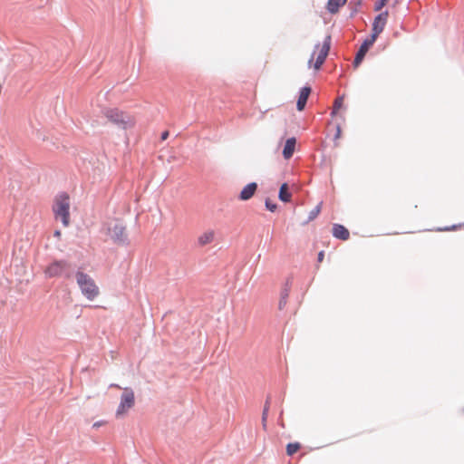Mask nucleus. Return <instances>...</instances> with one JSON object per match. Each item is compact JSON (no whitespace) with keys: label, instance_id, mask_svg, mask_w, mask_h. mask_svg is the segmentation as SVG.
I'll return each mask as SVG.
<instances>
[{"label":"nucleus","instance_id":"obj_11","mask_svg":"<svg viewBox=\"0 0 464 464\" xmlns=\"http://www.w3.org/2000/svg\"><path fill=\"white\" fill-rule=\"evenodd\" d=\"M333 236L341 240H348L350 237V232L348 229L340 224H334L333 227Z\"/></svg>","mask_w":464,"mask_h":464},{"label":"nucleus","instance_id":"obj_12","mask_svg":"<svg viewBox=\"0 0 464 464\" xmlns=\"http://www.w3.org/2000/svg\"><path fill=\"white\" fill-rule=\"evenodd\" d=\"M311 93V88L310 87H304L300 91V94L297 100L296 107L298 111H303L305 107L306 102L308 100V97Z\"/></svg>","mask_w":464,"mask_h":464},{"label":"nucleus","instance_id":"obj_9","mask_svg":"<svg viewBox=\"0 0 464 464\" xmlns=\"http://www.w3.org/2000/svg\"><path fill=\"white\" fill-rule=\"evenodd\" d=\"M376 40L375 39H372V37H369L367 38L363 43L361 45L360 49L358 50L357 53H356V56L354 58V61H353V65L354 67H358L359 64L362 63V61L363 60L366 53L368 52V50L370 49V47L372 46V44H374Z\"/></svg>","mask_w":464,"mask_h":464},{"label":"nucleus","instance_id":"obj_5","mask_svg":"<svg viewBox=\"0 0 464 464\" xmlns=\"http://www.w3.org/2000/svg\"><path fill=\"white\" fill-rule=\"evenodd\" d=\"M331 48V36L327 35L322 44H316L311 58L308 61L309 67L313 66L314 70H319L324 64Z\"/></svg>","mask_w":464,"mask_h":464},{"label":"nucleus","instance_id":"obj_8","mask_svg":"<svg viewBox=\"0 0 464 464\" xmlns=\"http://www.w3.org/2000/svg\"><path fill=\"white\" fill-rule=\"evenodd\" d=\"M388 12H383L379 14L373 21L372 24V33L371 37L372 39H377L378 35L383 31L385 24L387 23Z\"/></svg>","mask_w":464,"mask_h":464},{"label":"nucleus","instance_id":"obj_18","mask_svg":"<svg viewBox=\"0 0 464 464\" xmlns=\"http://www.w3.org/2000/svg\"><path fill=\"white\" fill-rule=\"evenodd\" d=\"M343 96H340L338 98L335 99L334 101V107H333V111H332V115H335L337 113V111L343 107Z\"/></svg>","mask_w":464,"mask_h":464},{"label":"nucleus","instance_id":"obj_25","mask_svg":"<svg viewBox=\"0 0 464 464\" xmlns=\"http://www.w3.org/2000/svg\"><path fill=\"white\" fill-rule=\"evenodd\" d=\"M169 136V131H164L162 134H161V140H164L168 138Z\"/></svg>","mask_w":464,"mask_h":464},{"label":"nucleus","instance_id":"obj_1","mask_svg":"<svg viewBox=\"0 0 464 464\" xmlns=\"http://www.w3.org/2000/svg\"><path fill=\"white\" fill-rule=\"evenodd\" d=\"M103 116L108 122L116 126L119 130H131L136 125L135 117L128 111L120 110L119 108H105L102 111Z\"/></svg>","mask_w":464,"mask_h":464},{"label":"nucleus","instance_id":"obj_24","mask_svg":"<svg viewBox=\"0 0 464 464\" xmlns=\"http://www.w3.org/2000/svg\"><path fill=\"white\" fill-rule=\"evenodd\" d=\"M324 251L319 252L318 253V257H317L318 262L321 263L324 260Z\"/></svg>","mask_w":464,"mask_h":464},{"label":"nucleus","instance_id":"obj_7","mask_svg":"<svg viewBox=\"0 0 464 464\" xmlns=\"http://www.w3.org/2000/svg\"><path fill=\"white\" fill-rule=\"evenodd\" d=\"M69 268L70 265L66 261H54L45 268L44 274L47 277L60 276Z\"/></svg>","mask_w":464,"mask_h":464},{"label":"nucleus","instance_id":"obj_2","mask_svg":"<svg viewBox=\"0 0 464 464\" xmlns=\"http://www.w3.org/2000/svg\"><path fill=\"white\" fill-rule=\"evenodd\" d=\"M102 232L106 237L117 245L128 244V234L125 226L120 220L113 219L105 223Z\"/></svg>","mask_w":464,"mask_h":464},{"label":"nucleus","instance_id":"obj_3","mask_svg":"<svg viewBox=\"0 0 464 464\" xmlns=\"http://www.w3.org/2000/svg\"><path fill=\"white\" fill-rule=\"evenodd\" d=\"M53 212L55 219H61L64 227L70 225V197L67 193H61L55 197Z\"/></svg>","mask_w":464,"mask_h":464},{"label":"nucleus","instance_id":"obj_27","mask_svg":"<svg viewBox=\"0 0 464 464\" xmlns=\"http://www.w3.org/2000/svg\"><path fill=\"white\" fill-rule=\"evenodd\" d=\"M54 236H55L56 237H61V232H60L59 230H56V231L54 232Z\"/></svg>","mask_w":464,"mask_h":464},{"label":"nucleus","instance_id":"obj_20","mask_svg":"<svg viewBox=\"0 0 464 464\" xmlns=\"http://www.w3.org/2000/svg\"><path fill=\"white\" fill-rule=\"evenodd\" d=\"M266 207L268 210L271 212H275L277 208V206L276 203H273L270 199L266 200Z\"/></svg>","mask_w":464,"mask_h":464},{"label":"nucleus","instance_id":"obj_14","mask_svg":"<svg viewBox=\"0 0 464 464\" xmlns=\"http://www.w3.org/2000/svg\"><path fill=\"white\" fill-rule=\"evenodd\" d=\"M295 138H289L286 140L283 150V156L285 160H289L293 156L295 149Z\"/></svg>","mask_w":464,"mask_h":464},{"label":"nucleus","instance_id":"obj_28","mask_svg":"<svg viewBox=\"0 0 464 464\" xmlns=\"http://www.w3.org/2000/svg\"><path fill=\"white\" fill-rule=\"evenodd\" d=\"M111 387L121 389L120 385L115 384V383L111 384Z\"/></svg>","mask_w":464,"mask_h":464},{"label":"nucleus","instance_id":"obj_22","mask_svg":"<svg viewBox=\"0 0 464 464\" xmlns=\"http://www.w3.org/2000/svg\"><path fill=\"white\" fill-rule=\"evenodd\" d=\"M388 0H377L375 3L374 10L380 11L386 4Z\"/></svg>","mask_w":464,"mask_h":464},{"label":"nucleus","instance_id":"obj_26","mask_svg":"<svg viewBox=\"0 0 464 464\" xmlns=\"http://www.w3.org/2000/svg\"><path fill=\"white\" fill-rule=\"evenodd\" d=\"M340 136H341V128L337 127V131H336L335 138L338 139V138H340Z\"/></svg>","mask_w":464,"mask_h":464},{"label":"nucleus","instance_id":"obj_10","mask_svg":"<svg viewBox=\"0 0 464 464\" xmlns=\"http://www.w3.org/2000/svg\"><path fill=\"white\" fill-rule=\"evenodd\" d=\"M216 239V232L213 229H208L202 232L197 238L199 246H205L213 243Z\"/></svg>","mask_w":464,"mask_h":464},{"label":"nucleus","instance_id":"obj_4","mask_svg":"<svg viewBox=\"0 0 464 464\" xmlns=\"http://www.w3.org/2000/svg\"><path fill=\"white\" fill-rule=\"evenodd\" d=\"M77 285L82 294L88 300H94L100 295V289L94 280L87 274L78 271L75 275Z\"/></svg>","mask_w":464,"mask_h":464},{"label":"nucleus","instance_id":"obj_13","mask_svg":"<svg viewBox=\"0 0 464 464\" xmlns=\"http://www.w3.org/2000/svg\"><path fill=\"white\" fill-rule=\"evenodd\" d=\"M257 185L255 182H251L247 184L244 188L241 190L239 198L241 200H247L253 197L256 190Z\"/></svg>","mask_w":464,"mask_h":464},{"label":"nucleus","instance_id":"obj_19","mask_svg":"<svg viewBox=\"0 0 464 464\" xmlns=\"http://www.w3.org/2000/svg\"><path fill=\"white\" fill-rule=\"evenodd\" d=\"M321 205L322 204L320 203L313 210L310 211L308 220L306 221V223H308V222L314 220L315 218H317V216L321 212Z\"/></svg>","mask_w":464,"mask_h":464},{"label":"nucleus","instance_id":"obj_17","mask_svg":"<svg viewBox=\"0 0 464 464\" xmlns=\"http://www.w3.org/2000/svg\"><path fill=\"white\" fill-rule=\"evenodd\" d=\"M301 448V444L299 442L288 443L286 445V454L288 456H292L296 453Z\"/></svg>","mask_w":464,"mask_h":464},{"label":"nucleus","instance_id":"obj_16","mask_svg":"<svg viewBox=\"0 0 464 464\" xmlns=\"http://www.w3.org/2000/svg\"><path fill=\"white\" fill-rule=\"evenodd\" d=\"M278 198L283 202H290L292 194L288 190V185L286 183H284L281 185L279 189V195Z\"/></svg>","mask_w":464,"mask_h":464},{"label":"nucleus","instance_id":"obj_15","mask_svg":"<svg viewBox=\"0 0 464 464\" xmlns=\"http://www.w3.org/2000/svg\"><path fill=\"white\" fill-rule=\"evenodd\" d=\"M347 0H328L326 8L331 14H336L339 8L346 4Z\"/></svg>","mask_w":464,"mask_h":464},{"label":"nucleus","instance_id":"obj_21","mask_svg":"<svg viewBox=\"0 0 464 464\" xmlns=\"http://www.w3.org/2000/svg\"><path fill=\"white\" fill-rule=\"evenodd\" d=\"M268 409H269V404L266 401V405H265V408H264V411H263V414H262V421H263V426L264 427H266V421Z\"/></svg>","mask_w":464,"mask_h":464},{"label":"nucleus","instance_id":"obj_6","mask_svg":"<svg viewBox=\"0 0 464 464\" xmlns=\"http://www.w3.org/2000/svg\"><path fill=\"white\" fill-rule=\"evenodd\" d=\"M134 405L135 394L133 390L129 387L123 388L121 395V401L115 412L116 418L119 419L124 417L128 411L134 407Z\"/></svg>","mask_w":464,"mask_h":464},{"label":"nucleus","instance_id":"obj_23","mask_svg":"<svg viewBox=\"0 0 464 464\" xmlns=\"http://www.w3.org/2000/svg\"><path fill=\"white\" fill-rule=\"evenodd\" d=\"M288 294L285 292V294L282 296L280 302H279V309L282 310L285 304H286V298Z\"/></svg>","mask_w":464,"mask_h":464}]
</instances>
